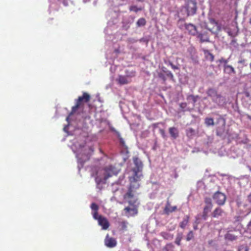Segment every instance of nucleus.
Returning <instances> with one entry per match:
<instances>
[{
  "label": "nucleus",
  "instance_id": "obj_1",
  "mask_svg": "<svg viewBox=\"0 0 251 251\" xmlns=\"http://www.w3.org/2000/svg\"><path fill=\"white\" fill-rule=\"evenodd\" d=\"M90 99V95L86 92H83L82 96L78 97V99L75 100V104L72 107L69 115L71 116L75 114L79 108L83 109L84 103L89 102Z\"/></svg>",
  "mask_w": 251,
  "mask_h": 251
},
{
  "label": "nucleus",
  "instance_id": "obj_2",
  "mask_svg": "<svg viewBox=\"0 0 251 251\" xmlns=\"http://www.w3.org/2000/svg\"><path fill=\"white\" fill-rule=\"evenodd\" d=\"M133 160L136 168H134L132 169V171L134 172V176L130 178L131 182H137L140 180L141 175L138 174L143 166L142 162L138 157H133Z\"/></svg>",
  "mask_w": 251,
  "mask_h": 251
},
{
  "label": "nucleus",
  "instance_id": "obj_3",
  "mask_svg": "<svg viewBox=\"0 0 251 251\" xmlns=\"http://www.w3.org/2000/svg\"><path fill=\"white\" fill-rule=\"evenodd\" d=\"M206 94L209 97L211 98L212 100L214 102L218 104H220L223 101L222 96L218 94L217 91L213 88H210L208 89Z\"/></svg>",
  "mask_w": 251,
  "mask_h": 251
},
{
  "label": "nucleus",
  "instance_id": "obj_4",
  "mask_svg": "<svg viewBox=\"0 0 251 251\" xmlns=\"http://www.w3.org/2000/svg\"><path fill=\"white\" fill-rule=\"evenodd\" d=\"M103 176V183H105L106 180L110 177L116 175V169L112 165L105 167L101 170Z\"/></svg>",
  "mask_w": 251,
  "mask_h": 251
},
{
  "label": "nucleus",
  "instance_id": "obj_5",
  "mask_svg": "<svg viewBox=\"0 0 251 251\" xmlns=\"http://www.w3.org/2000/svg\"><path fill=\"white\" fill-rule=\"evenodd\" d=\"M132 188V186L130 185L128 188L127 192L124 196V199L127 200L129 204L131 205H134L137 201V200L135 199Z\"/></svg>",
  "mask_w": 251,
  "mask_h": 251
},
{
  "label": "nucleus",
  "instance_id": "obj_6",
  "mask_svg": "<svg viewBox=\"0 0 251 251\" xmlns=\"http://www.w3.org/2000/svg\"><path fill=\"white\" fill-rule=\"evenodd\" d=\"M197 2L194 0H189L186 5L188 16L194 15L197 11Z\"/></svg>",
  "mask_w": 251,
  "mask_h": 251
},
{
  "label": "nucleus",
  "instance_id": "obj_7",
  "mask_svg": "<svg viewBox=\"0 0 251 251\" xmlns=\"http://www.w3.org/2000/svg\"><path fill=\"white\" fill-rule=\"evenodd\" d=\"M204 202L205 205L203 208L202 217L203 219L206 220L207 218L208 214L211 211L213 205L210 198H205Z\"/></svg>",
  "mask_w": 251,
  "mask_h": 251
},
{
  "label": "nucleus",
  "instance_id": "obj_8",
  "mask_svg": "<svg viewBox=\"0 0 251 251\" xmlns=\"http://www.w3.org/2000/svg\"><path fill=\"white\" fill-rule=\"evenodd\" d=\"M213 198L216 202L220 205H224L226 200V195L220 192H216L214 194Z\"/></svg>",
  "mask_w": 251,
  "mask_h": 251
},
{
  "label": "nucleus",
  "instance_id": "obj_9",
  "mask_svg": "<svg viewBox=\"0 0 251 251\" xmlns=\"http://www.w3.org/2000/svg\"><path fill=\"white\" fill-rule=\"evenodd\" d=\"M224 29L228 35L232 37H234L238 34V29L235 24H231L229 27L224 28Z\"/></svg>",
  "mask_w": 251,
  "mask_h": 251
},
{
  "label": "nucleus",
  "instance_id": "obj_10",
  "mask_svg": "<svg viewBox=\"0 0 251 251\" xmlns=\"http://www.w3.org/2000/svg\"><path fill=\"white\" fill-rule=\"evenodd\" d=\"M104 244L107 247L112 248L116 246L117 242L114 238L110 237L107 234L104 239Z\"/></svg>",
  "mask_w": 251,
  "mask_h": 251
},
{
  "label": "nucleus",
  "instance_id": "obj_11",
  "mask_svg": "<svg viewBox=\"0 0 251 251\" xmlns=\"http://www.w3.org/2000/svg\"><path fill=\"white\" fill-rule=\"evenodd\" d=\"M99 225L101 226L102 229L106 230L109 226V223L107 219L104 217H100L98 221Z\"/></svg>",
  "mask_w": 251,
  "mask_h": 251
},
{
  "label": "nucleus",
  "instance_id": "obj_12",
  "mask_svg": "<svg viewBox=\"0 0 251 251\" xmlns=\"http://www.w3.org/2000/svg\"><path fill=\"white\" fill-rule=\"evenodd\" d=\"M225 64L224 66V72L226 74L231 75L232 74H235V71L234 69V68L229 65L226 64L227 61V60L224 61Z\"/></svg>",
  "mask_w": 251,
  "mask_h": 251
},
{
  "label": "nucleus",
  "instance_id": "obj_13",
  "mask_svg": "<svg viewBox=\"0 0 251 251\" xmlns=\"http://www.w3.org/2000/svg\"><path fill=\"white\" fill-rule=\"evenodd\" d=\"M177 207L176 206H171L170 203L168 201L164 209V213L165 214L169 215L170 213L175 211Z\"/></svg>",
  "mask_w": 251,
  "mask_h": 251
},
{
  "label": "nucleus",
  "instance_id": "obj_14",
  "mask_svg": "<svg viewBox=\"0 0 251 251\" xmlns=\"http://www.w3.org/2000/svg\"><path fill=\"white\" fill-rule=\"evenodd\" d=\"M117 81L120 85L127 84L131 82L127 76L120 75L117 78Z\"/></svg>",
  "mask_w": 251,
  "mask_h": 251
},
{
  "label": "nucleus",
  "instance_id": "obj_15",
  "mask_svg": "<svg viewBox=\"0 0 251 251\" xmlns=\"http://www.w3.org/2000/svg\"><path fill=\"white\" fill-rule=\"evenodd\" d=\"M185 27L190 34L194 35L197 33L196 26L193 24H186L185 25Z\"/></svg>",
  "mask_w": 251,
  "mask_h": 251
},
{
  "label": "nucleus",
  "instance_id": "obj_16",
  "mask_svg": "<svg viewBox=\"0 0 251 251\" xmlns=\"http://www.w3.org/2000/svg\"><path fill=\"white\" fill-rule=\"evenodd\" d=\"M224 213V211L221 207H217L212 212L211 216L213 218H218L223 216Z\"/></svg>",
  "mask_w": 251,
  "mask_h": 251
},
{
  "label": "nucleus",
  "instance_id": "obj_17",
  "mask_svg": "<svg viewBox=\"0 0 251 251\" xmlns=\"http://www.w3.org/2000/svg\"><path fill=\"white\" fill-rule=\"evenodd\" d=\"M169 132L171 136L174 138L176 139L178 137L179 132L178 129L175 127H171L169 128Z\"/></svg>",
  "mask_w": 251,
  "mask_h": 251
},
{
  "label": "nucleus",
  "instance_id": "obj_18",
  "mask_svg": "<svg viewBox=\"0 0 251 251\" xmlns=\"http://www.w3.org/2000/svg\"><path fill=\"white\" fill-rule=\"evenodd\" d=\"M206 59L213 61L214 59V56L210 51L206 49L202 50Z\"/></svg>",
  "mask_w": 251,
  "mask_h": 251
},
{
  "label": "nucleus",
  "instance_id": "obj_19",
  "mask_svg": "<svg viewBox=\"0 0 251 251\" xmlns=\"http://www.w3.org/2000/svg\"><path fill=\"white\" fill-rule=\"evenodd\" d=\"M198 37L200 39L201 42H209V38L207 33H200L198 35Z\"/></svg>",
  "mask_w": 251,
  "mask_h": 251
},
{
  "label": "nucleus",
  "instance_id": "obj_20",
  "mask_svg": "<svg viewBox=\"0 0 251 251\" xmlns=\"http://www.w3.org/2000/svg\"><path fill=\"white\" fill-rule=\"evenodd\" d=\"M124 210L126 212L130 213L131 216H134L138 213V210L136 207L130 208L129 207H126L125 208Z\"/></svg>",
  "mask_w": 251,
  "mask_h": 251
},
{
  "label": "nucleus",
  "instance_id": "obj_21",
  "mask_svg": "<svg viewBox=\"0 0 251 251\" xmlns=\"http://www.w3.org/2000/svg\"><path fill=\"white\" fill-rule=\"evenodd\" d=\"M189 216L188 215H186L183 219V221L180 222L179 226L181 228L184 229L189 223Z\"/></svg>",
  "mask_w": 251,
  "mask_h": 251
},
{
  "label": "nucleus",
  "instance_id": "obj_22",
  "mask_svg": "<svg viewBox=\"0 0 251 251\" xmlns=\"http://www.w3.org/2000/svg\"><path fill=\"white\" fill-rule=\"evenodd\" d=\"M160 235L165 240H172L174 238V235L167 232H161Z\"/></svg>",
  "mask_w": 251,
  "mask_h": 251
},
{
  "label": "nucleus",
  "instance_id": "obj_23",
  "mask_svg": "<svg viewBox=\"0 0 251 251\" xmlns=\"http://www.w3.org/2000/svg\"><path fill=\"white\" fill-rule=\"evenodd\" d=\"M226 239L229 241H233L236 239L237 236L233 234L232 232L228 231L225 235Z\"/></svg>",
  "mask_w": 251,
  "mask_h": 251
},
{
  "label": "nucleus",
  "instance_id": "obj_24",
  "mask_svg": "<svg viewBox=\"0 0 251 251\" xmlns=\"http://www.w3.org/2000/svg\"><path fill=\"white\" fill-rule=\"evenodd\" d=\"M196 134L195 130L192 128H188L186 131V134L187 136L189 138H192Z\"/></svg>",
  "mask_w": 251,
  "mask_h": 251
},
{
  "label": "nucleus",
  "instance_id": "obj_25",
  "mask_svg": "<svg viewBox=\"0 0 251 251\" xmlns=\"http://www.w3.org/2000/svg\"><path fill=\"white\" fill-rule=\"evenodd\" d=\"M163 72L166 74V75L170 77L172 80L174 79V76L172 72L169 70H168L166 68L163 67L162 69Z\"/></svg>",
  "mask_w": 251,
  "mask_h": 251
},
{
  "label": "nucleus",
  "instance_id": "obj_26",
  "mask_svg": "<svg viewBox=\"0 0 251 251\" xmlns=\"http://www.w3.org/2000/svg\"><path fill=\"white\" fill-rule=\"evenodd\" d=\"M146 24V19L144 18H141L137 21L136 25L138 27H140L145 25Z\"/></svg>",
  "mask_w": 251,
  "mask_h": 251
},
{
  "label": "nucleus",
  "instance_id": "obj_27",
  "mask_svg": "<svg viewBox=\"0 0 251 251\" xmlns=\"http://www.w3.org/2000/svg\"><path fill=\"white\" fill-rule=\"evenodd\" d=\"M182 236H183V234L182 233H177V236H176V240H175V243L178 245V246H180V242H181V240L182 238Z\"/></svg>",
  "mask_w": 251,
  "mask_h": 251
},
{
  "label": "nucleus",
  "instance_id": "obj_28",
  "mask_svg": "<svg viewBox=\"0 0 251 251\" xmlns=\"http://www.w3.org/2000/svg\"><path fill=\"white\" fill-rule=\"evenodd\" d=\"M205 123L207 126H213L214 125V120L211 118H207L205 120Z\"/></svg>",
  "mask_w": 251,
  "mask_h": 251
},
{
  "label": "nucleus",
  "instance_id": "obj_29",
  "mask_svg": "<svg viewBox=\"0 0 251 251\" xmlns=\"http://www.w3.org/2000/svg\"><path fill=\"white\" fill-rule=\"evenodd\" d=\"M143 8L141 7H137L135 5H131L129 7V10L130 11H134L135 12H138L139 11L142 10Z\"/></svg>",
  "mask_w": 251,
  "mask_h": 251
},
{
  "label": "nucleus",
  "instance_id": "obj_30",
  "mask_svg": "<svg viewBox=\"0 0 251 251\" xmlns=\"http://www.w3.org/2000/svg\"><path fill=\"white\" fill-rule=\"evenodd\" d=\"M194 238V233L192 231L189 232L186 237V240L189 241Z\"/></svg>",
  "mask_w": 251,
  "mask_h": 251
},
{
  "label": "nucleus",
  "instance_id": "obj_31",
  "mask_svg": "<svg viewBox=\"0 0 251 251\" xmlns=\"http://www.w3.org/2000/svg\"><path fill=\"white\" fill-rule=\"evenodd\" d=\"M91 208L94 212L98 211L99 210V206L95 203H92L91 204Z\"/></svg>",
  "mask_w": 251,
  "mask_h": 251
},
{
  "label": "nucleus",
  "instance_id": "obj_32",
  "mask_svg": "<svg viewBox=\"0 0 251 251\" xmlns=\"http://www.w3.org/2000/svg\"><path fill=\"white\" fill-rule=\"evenodd\" d=\"M249 249L246 245L240 246L238 248V251H248Z\"/></svg>",
  "mask_w": 251,
  "mask_h": 251
},
{
  "label": "nucleus",
  "instance_id": "obj_33",
  "mask_svg": "<svg viewBox=\"0 0 251 251\" xmlns=\"http://www.w3.org/2000/svg\"><path fill=\"white\" fill-rule=\"evenodd\" d=\"M198 98V96H195L194 95H191L189 96L188 99H191L193 101V103H195L196 102Z\"/></svg>",
  "mask_w": 251,
  "mask_h": 251
},
{
  "label": "nucleus",
  "instance_id": "obj_34",
  "mask_svg": "<svg viewBox=\"0 0 251 251\" xmlns=\"http://www.w3.org/2000/svg\"><path fill=\"white\" fill-rule=\"evenodd\" d=\"M93 217L94 219L97 220L98 221H99V218L100 217H102V216L101 215H99L98 212V211H95V212H94L93 213Z\"/></svg>",
  "mask_w": 251,
  "mask_h": 251
},
{
  "label": "nucleus",
  "instance_id": "obj_35",
  "mask_svg": "<svg viewBox=\"0 0 251 251\" xmlns=\"http://www.w3.org/2000/svg\"><path fill=\"white\" fill-rule=\"evenodd\" d=\"M127 222L126 221H123L121 223V228L122 230H125L127 228Z\"/></svg>",
  "mask_w": 251,
  "mask_h": 251
},
{
  "label": "nucleus",
  "instance_id": "obj_36",
  "mask_svg": "<svg viewBox=\"0 0 251 251\" xmlns=\"http://www.w3.org/2000/svg\"><path fill=\"white\" fill-rule=\"evenodd\" d=\"M95 180L98 184H100V182H103L102 178L99 177L98 176L96 177Z\"/></svg>",
  "mask_w": 251,
  "mask_h": 251
},
{
  "label": "nucleus",
  "instance_id": "obj_37",
  "mask_svg": "<svg viewBox=\"0 0 251 251\" xmlns=\"http://www.w3.org/2000/svg\"><path fill=\"white\" fill-rule=\"evenodd\" d=\"M169 65L171 66V68L174 70H177L179 69L177 66L174 65L173 63L171 62H169Z\"/></svg>",
  "mask_w": 251,
  "mask_h": 251
},
{
  "label": "nucleus",
  "instance_id": "obj_38",
  "mask_svg": "<svg viewBox=\"0 0 251 251\" xmlns=\"http://www.w3.org/2000/svg\"><path fill=\"white\" fill-rule=\"evenodd\" d=\"M158 75L159 77L161 78L164 80V81H166V78L163 74H159Z\"/></svg>",
  "mask_w": 251,
  "mask_h": 251
},
{
  "label": "nucleus",
  "instance_id": "obj_39",
  "mask_svg": "<svg viewBox=\"0 0 251 251\" xmlns=\"http://www.w3.org/2000/svg\"><path fill=\"white\" fill-rule=\"evenodd\" d=\"M248 201L251 203V193L248 196Z\"/></svg>",
  "mask_w": 251,
  "mask_h": 251
},
{
  "label": "nucleus",
  "instance_id": "obj_40",
  "mask_svg": "<svg viewBox=\"0 0 251 251\" xmlns=\"http://www.w3.org/2000/svg\"><path fill=\"white\" fill-rule=\"evenodd\" d=\"M167 248H173L174 247L172 243L168 244L166 245Z\"/></svg>",
  "mask_w": 251,
  "mask_h": 251
},
{
  "label": "nucleus",
  "instance_id": "obj_41",
  "mask_svg": "<svg viewBox=\"0 0 251 251\" xmlns=\"http://www.w3.org/2000/svg\"><path fill=\"white\" fill-rule=\"evenodd\" d=\"M248 228L249 229L250 227H251V220L250 221V222L248 223Z\"/></svg>",
  "mask_w": 251,
  "mask_h": 251
},
{
  "label": "nucleus",
  "instance_id": "obj_42",
  "mask_svg": "<svg viewBox=\"0 0 251 251\" xmlns=\"http://www.w3.org/2000/svg\"><path fill=\"white\" fill-rule=\"evenodd\" d=\"M183 105L185 106L186 105V103H181L180 104V106L181 107H183Z\"/></svg>",
  "mask_w": 251,
  "mask_h": 251
},
{
  "label": "nucleus",
  "instance_id": "obj_43",
  "mask_svg": "<svg viewBox=\"0 0 251 251\" xmlns=\"http://www.w3.org/2000/svg\"><path fill=\"white\" fill-rule=\"evenodd\" d=\"M89 150H90L91 151H92V152H93V151H94V149H93V147H89Z\"/></svg>",
  "mask_w": 251,
  "mask_h": 251
},
{
  "label": "nucleus",
  "instance_id": "obj_44",
  "mask_svg": "<svg viewBox=\"0 0 251 251\" xmlns=\"http://www.w3.org/2000/svg\"><path fill=\"white\" fill-rule=\"evenodd\" d=\"M247 117L248 119L251 120V116L248 114H247Z\"/></svg>",
  "mask_w": 251,
  "mask_h": 251
},
{
  "label": "nucleus",
  "instance_id": "obj_45",
  "mask_svg": "<svg viewBox=\"0 0 251 251\" xmlns=\"http://www.w3.org/2000/svg\"><path fill=\"white\" fill-rule=\"evenodd\" d=\"M194 229H197V226H194Z\"/></svg>",
  "mask_w": 251,
  "mask_h": 251
},
{
  "label": "nucleus",
  "instance_id": "obj_46",
  "mask_svg": "<svg viewBox=\"0 0 251 251\" xmlns=\"http://www.w3.org/2000/svg\"><path fill=\"white\" fill-rule=\"evenodd\" d=\"M138 1H143L144 0H136Z\"/></svg>",
  "mask_w": 251,
  "mask_h": 251
},
{
  "label": "nucleus",
  "instance_id": "obj_47",
  "mask_svg": "<svg viewBox=\"0 0 251 251\" xmlns=\"http://www.w3.org/2000/svg\"><path fill=\"white\" fill-rule=\"evenodd\" d=\"M224 251H231V250H228V251L225 250Z\"/></svg>",
  "mask_w": 251,
  "mask_h": 251
},
{
  "label": "nucleus",
  "instance_id": "obj_48",
  "mask_svg": "<svg viewBox=\"0 0 251 251\" xmlns=\"http://www.w3.org/2000/svg\"><path fill=\"white\" fill-rule=\"evenodd\" d=\"M68 119H69V117H68L66 118V120H68Z\"/></svg>",
  "mask_w": 251,
  "mask_h": 251
},
{
  "label": "nucleus",
  "instance_id": "obj_49",
  "mask_svg": "<svg viewBox=\"0 0 251 251\" xmlns=\"http://www.w3.org/2000/svg\"><path fill=\"white\" fill-rule=\"evenodd\" d=\"M161 132H164V131H163V130H161Z\"/></svg>",
  "mask_w": 251,
  "mask_h": 251
},
{
  "label": "nucleus",
  "instance_id": "obj_50",
  "mask_svg": "<svg viewBox=\"0 0 251 251\" xmlns=\"http://www.w3.org/2000/svg\"><path fill=\"white\" fill-rule=\"evenodd\" d=\"M250 23L251 24V20H250Z\"/></svg>",
  "mask_w": 251,
  "mask_h": 251
},
{
  "label": "nucleus",
  "instance_id": "obj_51",
  "mask_svg": "<svg viewBox=\"0 0 251 251\" xmlns=\"http://www.w3.org/2000/svg\"><path fill=\"white\" fill-rule=\"evenodd\" d=\"M250 233H251V231L250 232Z\"/></svg>",
  "mask_w": 251,
  "mask_h": 251
}]
</instances>
